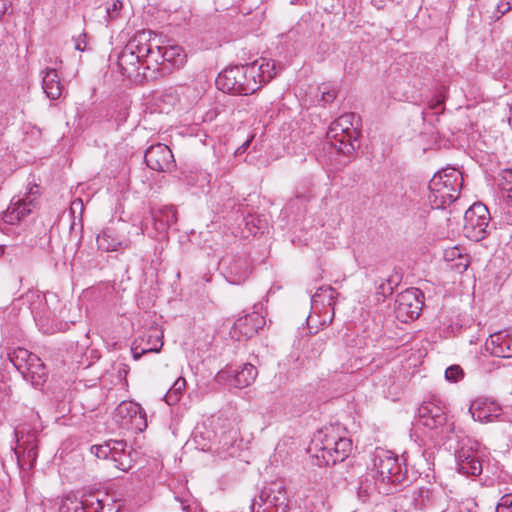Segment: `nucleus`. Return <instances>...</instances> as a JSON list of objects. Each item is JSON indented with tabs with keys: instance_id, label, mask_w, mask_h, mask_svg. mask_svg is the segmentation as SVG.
I'll return each mask as SVG.
<instances>
[{
	"instance_id": "f257e3e1",
	"label": "nucleus",
	"mask_w": 512,
	"mask_h": 512,
	"mask_svg": "<svg viewBox=\"0 0 512 512\" xmlns=\"http://www.w3.org/2000/svg\"><path fill=\"white\" fill-rule=\"evenodd\" d=\"M276 74L275 62L261 58L250 64L225 69L216 78V86L226 93L250 95L270 82Z\"/></svg>"
},
{
	"instance_id": "f03ea898",
	"label": "nucleus",
	"mask_w": 512,
	"mask_h": 512,
	"mask_svg": "<svg viewBox=\"0 0 512 512\" xmlns=\"http://www.w3.org/2000/svg\"><path fill=\"white\" fill-rule=\"evenodd\" d=\"M352 450V442L340 437L334 428L318 430L308 447V453L318 466H330L344 461Z\"/></svg>"
},
{
	"instance_id": "7ed1b4c3",
	"label": "nucleus",
	"mask_w": 512,
	"mask_h": 512,
	"mask_svg": "<svg viewBox=\"0 0 512 512\" xmlns=\"http://www.w3.org/2000/svg\"><path fill=\"white\" fill-rule=\"evenodd\" d=\"M463 184L462 174L454 168L443 169L429 181V202L434 209H444L459 196Z\"/></svg>"
},
{
	"instance_id": "20e7f679",
	"label": "nucleus",
	"mask_w": 512,
	"mask_h": 512,
	"mask_svg": "<svg viewBox=\"0 0 512 512\" xmlns=\"http://www.w3.org/2000/svg\"><path fill=\"white\" fill-rule=\"evenodd\" d=\"M373 475L379 482L378 491L383 494L393 492L392 486L405 481L406 470L402 469L398 458L390 451L377 449L373 455Z\"/></svg>"
},
{
	"instance_id": "39448f33",
	"label": "nucleus",
	"mask_w": 512,
	"mask_h": 512,
	"mask_svg": "<svg viewBox=\"0 0 512 512\" xmlns=\"http://www.w3.org/2000/svg\"><path fill=\"white\" fill-rule=\"evenodd\" d=\"M148 51L149 47L144 33L131 39L118 56L117 64L120 72L135 80L153 79L155 69L152 73L142 69L143 53Z\"/></svg>"
},
{
	"instance_id": "423d86ee",
	"label": "nucleus",
	"mask_w": 512,
	"mask_h": 512,
	"mask_svg": "<svg viewBox=\"0 0 512 512\" xmlns=\"http://www.w3.org/2000/svg\"><path fill=\"white\" fill-rule=\"evenodd\" d=\"M355 115L346 113L333 121L327 131V144L337 152L349 155L355 151L357 143V130L353 126Z\"/></svg>"
},
{
	"instance_id": "0eeeda50",
	"label": "nucleus",
	"mask_w": 512,
	"mask_h": 512,
	"mask_svg": "<svg viewBox=\"0 0 512 512\" xmlns=\"http://www.w3.org/2000/svg\"><path fill=\"white\" fill-rule=\"evenodd\" d=\"M448 501L444 493L427 487L414 489L398 497L399 506L405 511L430 509L432 512H439Z\"/></svg>"
},
{
	"instance_id": "6e6552de",
	"label": "nucleus",
	"mask_w": 512,
	"mask_h": 512,
	"mask_svg": "<svg viewBox=\"0 0 512 512\" xmlns=\"http://www.w3.org/2000/svg\"><path fill=\"white\" fill-rule=\"evenodd\" d=\"M252 512H288L289 499L281 481L267 484L252 502Z\"/></svg>"
},
{
	"instance_id": "1a4fd4ad",
	"label": "nucleus",
	"mask_w": 512,
	"mask_h": 512,
	"mask_svg": "<svg viewBox=\"0 0 512 512\" xmlns=\"http://www.w3.org/2000/svg\"><path fill=\"white\" fill-rule=\"evenodd\" d=\"M11 362L33 386L38 387L45 382L47 377L46 367L36 354L27 349L18 348L13 352Z\"/></svg>"
},
{
	"instance_id": "9d476101",
	"label": "nucleus",
	"mask_w": 512,
	"mask_h": 512,
	"mask_svg": "<svg viewBox=\"0 0 512 512\" xmlns=\"http://www.w3.org/2000/svg\"><path fill=\"white\" fill-rule=\"evenodd\" d=\"M91 452L100 459H110L121 471H128L133 465L132 450H127L123 440H108L100 445H93Z\"/></svg>"
},
{
	"instance_id": "9b49d317",
	"label": "nucleus",
	"mask_w": 512,
	"mask_h": 512,
	"mask_svg": "<svg viewBox=\"0 0 512 512\" xmlns=\"http://www.w3.org/2000/svg\"><path fill=\"white\" fill-rule=\"evenodd\" d=\"M489 211L482 203H475L464 214V235L473 241H480L487 235Z\"/></svg>"
},
{
	"instance_id": "f8f14e48",
	"label": "nucleus",
	"mask_w": 512,
	"mask_h": 512,
	"mask_svg": "<svg viewBox=\"0 0 512 512\" xmlns=\"http://www.w3.org/2000/svg\"><path fill=\"white\" fill-rule=\"evenodd\" d=\"M422 293L417 288H409L399 293L395 300L394 312L401 322L417 319L422 310Z\"/></svg>"
},
{
	"instance_id": "ddd939ff",
	"label": "nucleus",
	"mask_w": 512,
	"mask_h": 512,
	"mask_svg": "<svg viewBox=\"0 0 512 512\" xmlns=\"http://www.w3.org/2000/svg\"><path fill=\"white\" fill-rule=\"evenodd\" d=\"M482 456L478 443L462 446L455 455L458 472L466 476H479L483 470Z\"/></svg>"
},
{
	"instance_id": "4468645a",
	"label": "nucleus",
	"mask_w": 512,
	"mask_h": 512,
	"mask_svg": "<svg viewBox=\"0 0 512 512\" xmlns=\"http://www.w3.org/2000/svg\"><path fill=\"white\" fill-rule=\"evenodd\" d=\"M257 375V368L251 363H245L241 369L226 368L219 371L215 379L219 384L245 388L254 383Z\"/></svg>"
},
{
	"instance_id": "2eb2a0df",
	"label": "nucleus",
	"mask_w": 512,
	"mask_h": 512,
	"mask_svg": "<svg viewBox=\"0 0 512 512\" xmlns=\"http://www.w3.org/2000/svg\"><path fill=\"white\" fill-rule=\"evenodd\" d=\"M146 165L158 172H171L175 166V159L170 148L162 143L151 145L145 152Z\"/></svg>"
},
{
	"instance_id": "dca6fc26",
	"label": "nucleus",
	"mask_w": 512,
	"mask_h": 512,
	"mask_svg": "<svg viewBox=\"0 0 512 512\" xmlns=\"http://www.w3.org/2000/svg\"><path fill=\"white\" fill-rule=\"evenodd\" d=\"M264 316L252 312L239 317L230 329V336L236 341L247 340L258 333L265 325Z\"/></svg>"
},
{
	"instance_id": "f3484780",
	"label": "nucleus",
	"mask_w": 512,
	"mask_h": 512,
	"mask_svg": "<svg viewBox=\"0 0 512 512\" xmlns=\"http://www.w3.org/2000/svg\"><path fill=\"white\" fill-rule=\"evenodd\" d=\"M103 508L102 500L93 495L79 498L68 494L61 499L58 512H100Z\"/></svg>"
},
{
	"instance_id": "a211bd4d",
	"label": "nucleus",
	"mask_w": 512,
	"mask_h": 512,
	"mask_svg": "<svg viewBox=\"0 0 512 512\" xmlns=\"http://www.w3.org/2000/svg\"><path fill=\"white\" fill-rule=\"evenodd\" d=\"M447 417L444 409L433 402H424L418 408L416 425L423 426L429 430L442 428Z\"/></svg>"
},
{
	"instance_id": "6ab92c4d",
	"label": "nucleus",
	"mask_w": 512,
	"mask_h": 512,
	"mask_svg": "<svg viewBox=\"0 0 512 512\" xmlns=\"http://www.w3.org/2000/svg\"><path fill=\"white\" fill-rule=\"evenodd\" d=\"M485 349L492 356L500 358L512 357V331L508 329L492 333L485 342Z\"/></svg>"
},
{
	"instance_id": "aec40b11",
	"label": "nucleus",
	"mask_w": 512,
	"mask_h": 512,
	"mask_svg": "<svg viewBox=\"0 0 512 512\" xmlns=\"http://www.w3.org/2000/svg\"><path fill=\"white\" fill-rule=\"evenodd\" d=\"M469 411L474 420L487 423L499 417L501 408L498 404L488 399H476L471 403Z\"/></svg>"
},
{
	"instance_id": "412c9836",
	"label": "nucleus",
	"mask_w": 512,
	"mask_h": 512,
	"mask_svg": "<svg viewBox=\"0 0 512 512\" xmlns=\"http://www.w3.org/2000/svg\"><path fill=\"white\" fill-rule=\"evenodd\" d=\"M152 222L156 237L158 234H165L167 230L177 222V212L173 206H164L151 212Z\"/></svg>"
},
{
	"instance_id": "4be33fe9",
	"label": "nucleus",
	"mask_w": 512,
	"mask_h": 512,
	"mask_svg": "<svg viewBox=\"0 0 512 512\" xmlns=\"http://www.w3.org/2000/svg\"><path fill=\"white\" fill-rule=\"evenodd\" d=\"M42 78V89L47 98L57 100L63 92V84L55 68H45L40 73Z\"/></svg>"
},
{
	"instance_id": "5701e85b",
	"label": "nucleus",
	"mask_w": 512,
	"mask_h": 512,
	"mask_svg": "<svg viewBox=\"0 0 512 512\" xmlns=\"http://www.w3.org/2000/svg\"><path fill=\"white\" fill-rule=\"evenodd\" d=\"M116 415L122 419H129L130 423L140 431L147 426L143 408L137 403L131 401L120 403L116 408Z\"/></svg>"
},
{
	"instance_id": "b1692460",
	"label": "nucleus",
	"mask_w": 512,
	"mask_h": 512,
	"mask_svg": "<svg viewBox=\"0 0 512 512\" xmlns=\"http://www.w3.org/2000/svg\"><path fill=\"white\" fill-rule=\"evenodd\" d=\"M251 272L250 262L246 257L233 258L226 269L227 281L234 285L242 284Z\"/></svg>"
},
{
	"instance_id": "393cba45",
	"label": "nucleus",
	"mask_w": 512,
	"mask_h": 512,
	"mask_svg": "<svg viewBox=\"0 0 512 512\" xmlns=\"http://www.w3.org/2000/svg\"><path fill=\"white\" fill-rule=\"evenodd\" d=\"M129 244V240L120 237L113 228H106L97 236L98 248L106 252L127 248Z\"/></svg>"
},
{
	"instance_id": "a878e982",
	"label": "nucleus",
	"mask_w": 512,
	"mask_h": 512,
	"mask_svg": "<svg viewBox=\"0 0 512 512\" xmlns=\"http://www.w3.org/2000/svg\"><path fill=\"white\" fill-rule=\"evenodd\" d=\"M162 337L163 334L158 329H153L146 333L142 337L140 344L133 349L134 359L137 360L141 355L148 352H159L163 346Z\"/></svg>"
},
{
	"instance_id": "bb28decb",
	"label": "nucleus",
	"mask_w": 512,
	"mask_h": 512,
	"mask_svg": "<svg viewBox=\"0 0 512 512\" xmlns=\"http://www.w3.org/2000/svg\"><path fill=\"white\" fill-rule=\"evenodd\" d=\"M15 434L17 437L15 454L17 455L18 461H28L29 466L33 467L38 455L35 436L28 435L27 439L23 440V437L19 438L18 431H15Z\"/></svg>"
},
{
	"instance_id": "cd10ccee",
	"label": "nucleus",
	"mask_w": 512,
	"mask_h": 512,
	"mask_svg": "<svg viewBox=\"0 0 512 512\" xmlns=\"http://www.w3.org/2000/svg\"><path fill=\"white\" fill-rule=\"evenodd\" d=\"M32 205L33 200L30 198H18L17 200L13 198L10 206L3 215L4 222L11 225L19 222L21 219L31 213L32 210L30 206Z\"/></svg>"
},
{
	"instance_id": "c85d7f7f",
	"label": "nucleus",
	"mask_w": 512,
	"mask_h": 512,
	"mask_svg": "<svg viewBox=\"0 0 512 512\" xmlns=\"http://www.w3.org/2000/svg\"><path fill=\"white\" fill-rule=\"evenodd\" d=\"M147 46L149 47V51L143 53L142 69L148 71L149 73H152L155 69V73L153 74V79H155L158 76L157 66L162 63V46L153 47V45L148 40Z\"/></svg>"
},
{
	"instance_id": "c756f323",
	"label": "nucleus",
	"mask_w": 512,
	"mask_h": 512,
	"mask_svg": "<svg viewBox=\"0 0 512 512\" xmlns=\"http://www.w3.org/2000/svg\"><path fill=\"white\" fill-rule=\"evenodd\" d=\"M443 258L446 262L451 263V269L458 272H464L469 265L467 256L462 255L461 249L456 246L445 249Z\"/></svg>"
},
{
	"instance_id": "7c9ffc66",
	"label": "nucleus",
	"mask_w": 512,
	"mask_h": 512,
	"mask_svg": "<svg viewBox=\"0 0 512 512\" xmlns=\"http://www.w3.org/2000/svg\"><path fill=\"white\" fill-rule=\"evenodd\" d=\"M186 60V54L178 45L162 46V62H168L173 66H181Z\"/></svg>"
},
{
	"instance_id": "2f4dec72",
	"label": "nucleus",
	"mask_w": 512,
	"mask_h": 512,
	"mask_svg": "<svg viewBox=\"0 0 512 512\" xmlns=\"http://www.w3.org/2000/svg\"><path fill=\"white\" fill-rule=\"evenodd\" d=\"M186 388V380L182 377H179L175 380L171 388L165 394V401L168 405H175L181 399L183 391Z\"/></svg>"
},
{
	"instance_id": "473e14b6",
	"label": "nucleus",
	"mask_w": 512,
	"mask_h": 512,
	"mask_svg": "<svg viewBox=\"0 0 512 512\" xmlns=\"http://www.w3.org/2000/svg\"><path fill=\"white\" fill-rule=\"evenodd\" d=\"M379 482L375 479V481H371L368 476L362 477L359 482V486L357 487V495L358 498L365 502L373 493L374 490H378Z\"/></svg>"
},
{
	"instance_id": "72a5a7b5",
	"label": "nucleus",
	"mask_w": 512,
	"mask_h": 512,
	"mask_svg": "<svg viewBox=\"0 0 512 512\" xmlns=\"http://www.w3.org/2000/svg\"><path fill=\"white\" fill-rule=\"evenodd\" d=\"M337 292L334 288L328 286V287H321L317 290V292L312 296V302L316 303L318 301L320 302H326L328 306H331L334 304V299L336 298Z\"/></svg>"
},
{
	"instance_id": "f704fd0d",
	"label": "nucleus",
	"mask_w": 512,
	"mask_h": 512,
	"mask_svg": "<svg viewBox=\"0 0 512 512\" xmlns=\"http://www.w3.org/2000/svg\"><path fill=\"white\" fill-rule=\"evenodd\" d=\"M318 91L321 95L320 101H322L324 104L332 103L338 94L337 88L329 83L321 84L318 87Z\"/></svg>"
},
{
	"instance_id": "c9c22d12",
	"label": "nucleus",
	"mask_w": 512,
	"mask_h": 512,
	"mask_svg": "<svg viewBox=\"0 0 512 512\" xmlns=\"http://www.w3.org/2000/svg\"><path fill=\"white\" fill-rule=\"evenodd\" d=\"M121 9L122 2L119 0H114L112 3L107 4L105 21L109 23L110 21H113L116 18H118Z\"/></svg>"
},
{
	"instance_id": "e433bc0d",
	"label": "nucleus",
	"mask_w": 512,
	"mask_h": 512,
	"mask_svg": "<svg viewBox=\"0 0 512 512\" xmlns=\"http://www.w3.org/2000/svg\"><path fill=\"white\" fill-rule=\"evenodd\" d=\"M232 437L224 435L222 439L219 441V444H221V447H218L216 451L219 455H233L234 453V447L232 444Z\"/></svg>"
},
{
	"instance_id": "4c0bfd02",
	"label": "nucleus",
	"mask_w": 512,
	"mask_h": 512,
	"mask_svg": "<svg viewBox=\"0 0 512 512\" xmlns=\"http://www.w3.org/2000/svg\"><path fill=\"white\" fill-rule=\"evenodd\" d=\"M463 375V370L459 365H452L445 370V378L448 381L457 382Z\"/></svg>"
},
{
	"instance_id": "58836bf2",
	"label": "nucleus",
	"mask_w": 512,
	"mask_h": 512,
	"mask_svg": "<svg viewBox=\"0 0 512 512\" xmlns=\"http://www.w3.org/2000/svg\"><path fill=\"white\" fill-rule=\"evenodd\" d=\"M496 512H512V493L505 494L500 498Z\"/></svg>"
},
{
	"instance_id": "ea45409f",
	"label": "nucleus",
	"mask_w": 512,
	"mask_h": 512,
	"mask_svg": "<svg viewBox=\"0 0 512 512\" xmlns=\"http://www.w3.org/2000/svg\"><path fill=\"white\" fill-rule=\"evenodd\" d=\"M393 284H395V282L392 279H388L386 282H381L377 286L378 294H381L383 296L392 294V292H393Z\"/></svg>"
},
{
	"instance_id": "a19ab883",
	"label": "nucleus",
	"mask_w": 512,
	"mask_h": 512,
	"mask_svg": "<svg viewBox=\"0 0 512 512\" xmlns=\"http://www.w3.org/2000/svg\"><path fill=\"white\" fill-rule=\"evenodd\" d=\"M439 512H471L468 508L463 507L462 505L448 501L444 508H442Z\"/></svg>"
},
{
	"instance_id": "79ce46f5",
	"label": "nucleus",
	"mask_w": 512,
	"mask_h": 512,
	"mask_svg": "<svg viewBox=\"0 0 512 512\" xmlns=\"http://www.w3.org/2000/svg\"><path fill=\"white\" fill-rule=\"evenodd\" d=\"M512 8V0H500L497 3L496 10L498 13H500L499 16H497V19L501 16L507 13Z\"/></svg>"
},
{
	"instance_id": "37998d69",
	"label": "nucleus",
	"mask_w": 512,
	"mask_h": 512,
	"mask_svg": "<svg viewBox=\"0 0 512 512\" xmlns=\"http://www.w3.org/2000/svg\"><path fill=\"white\" fill-rule=\"evenodd\" d=\"M86 48V34L82 33L76 40H75V49L78 51L83 52Z\"/></svg>"
},
{
	"instance_id": "c03bdc74",
	"label": "nucleus",
	"mask_w": 512,
	"mask_h": 512,
	"mask_svg": "<svg viewBox=\"0 0 512 512\" xmlns=\"http://www.w3.org/2000/svg\"><path fill=\"white\" fill-rule=\"evenodd\" d=\"M34 318L37 321V323L40 325V327H41V329L43 330L44 333H54L56 331L54 328H45L44 324L41 323L42 320H43V317L40 316L38 313L34 314Z\"/></svg>"
},
{
	"instance_id": "a18cd8bd",
	"label": "nucleus",
	"mask_w": 512,
	"mask_h": 512,
	"mask_svg": "<svg viewBox=\"0 0 512 512\" xmlns=\"http://www.w3.org/2000/svg\"><path fill=\"white\" fill-rule=\"evenodd\" d=\"M503 189L506 190L507 192V194L505 195V202L512 207V187Z\"/></svg>"
},
{
	"instance_id": "49530a36",
	"label": "nucleus",
	"mask_w": 512,
	"mask_h": 512,
	"mask_svg": "<svg viewBox=\"0 0 512 512\" xmlns=\"http://www.w3.org/2000/svg\"><path fill=\"white\" fill-rule=\"evenodd\" d=\"M50 315H52L54 317H61L62 311L61 310L57 311L56 308H54L52 311H50V314L46 316L47 319L50 317Z\"/></svg>"
},
{
	"instance_id": "de8ad7c7",
	"label": "nucleus",
	"mask_w": 512,
	"mask_h": 512,
	"mask_svg": "<svg viewBox=\"0 0 512 512\" xmlns=\"http://www.w3.org/2000/svg\"><path fill=\"white\" fill-rule=\"evenodd\" d=\"M46 303L49 302H58L57 297L54 294L49 295V298L47 296H44Z\"/></svg>"
},
{
	"instance_id": "09e8293b",
	"label": "nucleus",
	"mask_w": 512,
	"mask_h": 512,
	"mask_svg": "<svg viewBox=\"0 0 512 512\" xmlns=\"http://www.w3.org/2000/svg\"><path fill=\"white\" fill-rule=\"evenodd\" d=\"M249 145V141L245 142L243 145H241L239 148H238V151H241V152H244L245 149L248 147Z\"/></svg>"
},
{
	"instance_id": "8fccbe9b",
	"label": "nucleus",
	"mask_w": 512,
	"mask_h": 512,
	"mask_svg": "<svg viewBox=\"0 0 512 512\" xmlns=\"http://www.w3.org/2000/svg\"><path fill=\"white\" fill-rule=\"evenodd\" d=\"M255 220H256L255 218H251V220L247 221L246 225L248 226V225L252 224L254 227H256V225H258V224H257V222H255Z\"/></svg>"
},
{
	"instance_id": "3c124183",
	"label": "nucleus",
	"mask_w": 512,
	"mask_h": 512,
	"mask_svg": "<svg viewBox=\"0 0 512 512\" xmlns=\"http://www.w3.org/2000/svg\"><path fill=\"white\" fill-rule=\"evenodd\" d=\"M257 222H258V225H256V228H257L258 230L263 229V223H262V221H261L260 219H257Z\"/></svg>"
},
{
	"instance_id": "603ef678",
	"label": "nucleus",
	"mask_w": 512,
	"mask_h": 512,
	"mask_svg": "<svg viewBox=\"0 0 512 512\" xmlns=\"http://www.w3.org/2000/svg\"><path fill=\"white\" fill-rule=\"evenodd\" d=\"M5 253V247L0 245V257L3 256Z\"/></svg>"
},
{
	"instance_id": "864d4df0",
	"label": "nucleus",
	"mask_w": 512,
	"mask_h": 512,
	"mask_svg": "<svg viewBox=\"0 0 512 512\" xmlns=\"http://www.w3.org/2000/svg\"><path fill=\"white\" fill-rule=\"evenodd\" d=\"M77 202H78L79 204H82L81 200H80V199H78V200H76V201H73V205H75Z\"/></svg>"
},
{
	"instance_id": "5fc2aeb1",
	"label": "nucleus",
	"mask_w": 512,
	"mask_h": 512,
	"mask_svg": "<svg viewBox=\"0 0 512 512\" xmlns=\"http://www.w3.org/2000/svg\"><path fill=\"white\" fill-rule=\"evenodd\" d=\"M145 230H146V228L142 227V228H141V233H142V234H144V233H145Z\"/></svg>"
},
{
	"instance_id": "6e6d98bb",
	"label": "nucleus",
	"mask_w": 512,
	"mask_h": 512,
	"mask_svg": "<svg viewBox=\"0 0 512 512\" xmlns=\"http://www.w3.org/2000/svg\"><path fill=\"white\" fill-rule=\"evenodd\" d=\"M202 449H205V447H203ZM206 449L210 450V449H212V446H208V447H206Z\"/></svg>"
}]
</instances>
